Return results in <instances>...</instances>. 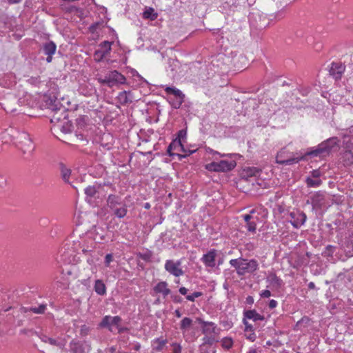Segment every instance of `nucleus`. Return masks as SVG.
I'll use <instances>...</instances> for the list:
<instances>
[{"label":"nucleus","mask_w":353,"mask_h":353,"mask_svg":"<svg viewBox=\"0 0 353 353\" xmlns=\"http://www.w3.org/2000/svg\"><path fill=\"white\" fill-rule=\"evenodd\" d=\"M305 183L308 188H318L322 184V181L320 179L308 176L305 179Z\"/></svg>","instance_id":"obj_31"},{"label":"nucleus","mask_w":353,"mask_h":353,"mask_svg":"<svg viewBox=\"0 0 353 353\" xmlns=\"http://www.w3.org/2000/svg\"><path fill=\"white\" fill-rule=\"evenodd\" d=\"M196 321L201 324L202 332L205 335H214L219 334L220 329L217 327L213 322L205 321L203 319L198 318Z\"/></svg>","instance_id":"obj_10"},{"label":"nucleus","mask_w":353,"mask_h":353,"mask_svg":"<svg viewBox=\"0 0 353 353\" xmlns=\"http://www.w3.org/2000/svg\"><path fill=\"white\" fill-rule=\"evenodd\" d=\"M46 309V305L44 304L40 305L37 307H22L21 311L23 312H32L35 314H43L45 312V310Z\"/></svg>","instance_id":"obj_30"},{"label":"nucleus","mask_w":353,"mask_h":353,"mask_svg":"<svg viewBox=\"0 0 353 353\" xmlns=\"http://www.w3.org/2000/svg\"><path fill=\"white\" fill-rule=\"evenodd\" d=\"M174 314H175V315H176V316L177 318L181 317L182 314H181V313L180 312V311L179 310H176L175 312H174Z\"/></svg>","instance_id":"obj_64"},{"label":"nucleus","mask_w":353,"mask_h":353,"mask_svg":"<svg viewBox=\"0 0 353 353\" xmlns=\"http://www.w3.org/2000/svg\"><path fill=\"white\" fill-rule=\"evenodd\" d=\"M268 281L274 288H279L282 285V280L275 274H270L268 277Z\"/></svg>","instance_id":"obj_28"},{"label":"nucleus","mask_w":353,"mask_h":353,"mask_svg":"<svg viewBox=\"0 0 353 353\" xmlns=\"http://www.w3.org/2000/svg\"><path fill=\"white\" fill-rule=\"evenodd\" d=\"M260 172L259 169L254 167L247 168L243 169L241 175L243 177H251L258 175Z\"/></svg>","instance_id":"obj_27"},{"label":"nucleus","mask_w":353,"mask_h":353,"mask_svg":"<svg viewBox=\"0 0 353 353\" xmlns=\"http://www.w3.org/2000/svg\"><path fill=\"white\" fill-rule=\"evenodd\" d=\"M90 349V345L86 341L81 342L72 340L70 343V351L72 353H87Z\"/></svg>","instance_id":"obj_13"},{"label":"nucleus","mask_w":353,"mask_h":353,"mask_svg":"<svg viewBox=\"0 0 353 353\" xmlns=\"http://www.w3.org/2000/svg\"><path fill=\"white\" fill-rule=\"evenodd\" d=\"M49 109H50L52 110H59V111H63V112L64 111V108H61V107L58 108L57 104L51 105L49 107Z\"/></svg>","instance_id":"obj_53"},{"label":"nucleus","mask_w":353,"mask_h":353,"mask_svg":"<svg viewBox=\"0 0 353 353\" xmlns=\"http://www.w3.org/2000/svg\"><path fill=\"white\" fill-rule=\"evenodd\" d=\"M133 95L131 92L123 91L119 94L118 101L122 105H126L133 101Z\"/></svg>","instance_id":"obj_21"},{"label":"nucleus","mask_w":353,"mask_h":353,"mask_svg":"<svg viewBox=\"0 0 353 353\" xmlns=\"http://www.w3.org/2000/svg\"><path fill=\"white\" fill-rule=\"evenodd\" d=\"M343 249L347 256H353V233L346 239Z\"/></svg>","instance_id":"obj_22"},{"label":"nucleus","mask_w":353,"mask_h":353,"mask_svg":"<svg viewBox=\"0 0 353 353\" xmlns=\"http://www.w3.org/2000/svg\"><path fill=\"white\" fill-rule=\"evenodd\" d=\"M311 204L314 210L320 209L325 203V194L322 192H315L310 198Z\"/></svg>","instance_id":"obj_15"},{"label":"nucleus","mask_w":353,"mask_h":353,"mask_svg":"<svg viewBox=\"0 0 353 353\" xmlns=\"http://www.w3.org/2000/svg\"><path fill=\"white\" fill-rule=\"evenodd\" d=\"M143 17L145 19H150L151 21L155 20L158 17V13L154 11V9L149 7L146 8L143 13Z\"/></svg>","instance_id":"obj_25"},{"label":"nucleus","mask_w":353,"mask_h":353,"mask_svg":"<svg viewBox=\"0 0 353 353\" xmlns=\"http://www.w3.org/2000/svg\"><path fill=\"white\" fill-rule=\"evenodd\" d=\"M187 132L185 130H181L178 132V137L176 139L174 140L168 148V152L171 156L173 154L171 152L172 150H176L178 152L183 151L185 152L183 149V145L182 141L186 137Z\"/></svg>","instance_id":"obj_9"},{"label":"nucleus","mask_w":353,"mask_h":353,"mask_svg":"<svg viewBox=\"0 0 353 353\" xmlns=\"http://www.w3.org/2000/svg\"><path fill=\"white\" fill-rule=\"evenodd\" d=\"M260 296L263 298H269L271 296V292L270 290H265L261 292Z\"/></svg>","instance_id":"obj_51"},{"label":"nucleus","mask_w":353,"mask_h":353,"mask_svg":"<svg viewBox=\"0 0 353 353\" xmlns=\"http://www.w3.org/2000/svg\"><path fill=\"white\" fill-rule=\"evenodd\" d=\"M276 305H277V302H276V301H275L274 299L271 300L269 303V307L272 309L276 307Z\"/></svg>","instance_id":"obj_55"},{"label":"nucleus","mask_w":353,"mask_h":353,"mask_svg":"<svg viewBox=\"0 0 353 353\" xmlns=\"http://www.w3.org/2000/svg\"><path fill=\"white\" fill-rule=\"evenodd\" d=\"M321 174V172L319 170H314L311 172V176L312 179H319Z\"/></svg>","instance_id":"obj_49"},{"label":"nucleus","mask_w":353,"mask_h":353,"mask_svg":"<svg viewBox=\"0 0 353 353\" xmlns=\"http://www.w3.org/2000/svg\"><path fill=\"white\" fill-rule=\"evenodd\" d=\"M221 345L223 348L229 350L232 347L233 341L230 337H225L221 341Z\"/></svg>","instance_id":"obj_40"},{"label":"nucleus","mask_w":353,"mask_h":353,"mask_svg":"<svg viewBox=\"0 0 353 353\" xmlns=\"http://www.w3.org/2000/svg\"><path fill=\"white\" fill-rule=\"evenodd\" d=\"M165 91L167 94H173L176 99H179L178 108L182 104L185 95L181 90L174 87H166Z\"/></svg>","instance_id":"obj_19"},{"label":"nucleus","mask_w":353,"mask_h":353,"mask_svg":"<svg viewBox=\"0 0 353 353\" xmlns=\"http://www.w3.org/2000/svg\"><path fill=\"white\" fill-rule=\"evenodd\" d=\"M345 70V66L341 63H332L330 69V74L338 80L341 78Z\"/></svg>","instance_id":"obj_16"},{"label":"nucleus","mask_w":353,"mask_h":353,"mask_svg":"<svg viewBox=\"0 0 353 353\" xmlns=\"http://www.w3.org/2000/svg\"><path fill=\"white\" fill-rule=\"evenodd\" d=\"M99 48L105 54H108L111 50V43L109 41H103L99 46Z\"/></svg>","instance_id":"obj_39"},{"label":"nucleus","mask_w":353,"mask_h":353,"mask_svg":"<svg viewBox=\"0 0 353 353\" xmlns=\"http://www.w3.org/2000/svg\"><path fill=\"white\" fill-rule=\"evenodd\" d=\"M28 81L32 85H37L40 82L39 77H32L28 79Z\"/></svg>","instance_id":"obj_46"},{"label":"nucleus","mask_w":353,"mask_h":353,"mask_svg":"<svg viewBox=\"0 0 353 353\" xmlns=\"http://www.w3.org/2000/svg\"><path fill=\"white\" fill-rule=\"evenodd\" d=\"M245 317L249 319H252L254 321H263L264 316L258 314L255 310H248L244 314Z\"/></svg>","instance_id":"obj_26"},{"label":"nucleus","mask_w":353,"mask_h":353,"mask_svg":"<svg viewBox=\"0 0 353 353\" xmlns=\"http://www.w3.org/2000/svg\"><path fill=\"white\" fill-rule=\"evenodd\" d=\"M94 288L96 293L99 295H104L106 293V287L101 280H97Z\"/></svg>","instance_id":"obj_29"},{"label":"nucleus","mask_w":353,"mask_h":353,"mask_svg":"<svg viewBox=\"0 0 353 353\" xmlns=\"http://www.w3.org/2000/svg\"><path fill=\"white\" fill-rule=\"evenodd\" d=\"M289 216L290 217V222L295 228H299L303 225L307 219L305 214L299 210L291 212Z\"/></svg>","instance_id":"obj_12"},{"label":"nucleus","mask_w":353,"mask_h":353,"mask_svg":"<svg viewBox=\"0 0 353 353\" xmlns=\"http://www.w3.org/2000/svg\"><path fill=\"white\" fill-rule=\"evenodd\" d=\"M8 185V178L6 175L0 173V189H4Z\"/></svg>","instance_id":"obj_42"},{"label":"nucleus","mask_w":353,"mask_h":353,"mask_svg":"<svg viewBox=\"0 0 353 353\" xmlns=\"http://www.w3.org/2000/svg\"><path fill=\"white\" fill-rule=\"evenodd\" d=\"M256 225L254 221L252 220L246 223V227L248 231L254 232L256 231Z\"/></svg>","instance_id":"obj_43"},{"label":"nucleus","mask_w":353,"mask_h":353,"mask_svg":"<svg viewBox=\"0 0 353 353\" xmlns=\"http://www.w3.org/2000/svg\"><path fill=\"white\" fill-rule=\"evenodd\" d=\"M92 250H93V247H92H92H90V248H88V247L87 248H83V249H82V252H83V253L86 254V253H88V252H92Z\"/></svg>","instance_id":"obj_58"},{"label":"nucleus","mask_w":353,"mask_h":353,"mask_svg":"<svg viewBox=\"0 0 353 353\" xmlns=\"http://www.w3.org/2000/svg\"><path fill=\"white\" fill-rule=\"evenodd\" d=\"M309 321H310V319L307 317H303L300 321H299L296 323V327H298L301 324H303V323H309Z\"/></svg>","instance_id":"obj_50"},{"label":"nucleus","mask_w":353,"mask_h":353,"mask_svg":"<svg viewBox=\"0 0 353 353\" xmlns=\"http://www.w3.org/2000/svg\"><path fill=\"white\" fill-rule=\"evenodd\" d=\"M57 282H59V281ZM59 283H61L62 286L65 288H68L69 285V281L68 279H64L63 281H59Z\"/></svg>","instance_id":"obj_56"},{"label":"nucleus","mask_w":353,"mask_h":353,"mask_svg":"<svg viewBox=\"0 0 353 353\" xmlns=\"http://www.w3.org/2000/svg\"><path fill=\"white\" fill-rule=\"evenodd\" d=\"M19 142V147L24 154V159H28L34 150V145L26 132H19L15 137Z\"/></svg>","instance_id":"obj_3"},{"label":"nucleus","mask_w":353,"mask_h":353,"mask_svg":"<svg viewBox=\"0 0 353 353\" xmlns=\"http://www.w3.org/2000/svg\"><path fill=\"white\" fill-rule=\"evenodd\" d=\"M202 295V293L201 292H194L191 295H188L186 296V299L188 300V301H194V299L196 298H198L199 296H201Z\"/></svg>","instance_id":"obj_45"},{"label":"nucleus","mask_w":353,"mask_h":353,"mask_svg":"<svg viewBox=\"0 0 353 353\" xmlns=\"http://www.w3.org/2000/svg\"><path fill=\"white\" fill-rule=\"evenodd\" d=\"M244 221L245 223L249 222L253 219V217L250 214H245L243 216Z\"/></svg>","instance_id":"obj_54"},{"label":"nucleus","mask_w":353,"mask_h":353,"mask_svg":"<svg viewBox=\"0 0 353 353\" xmlns=\"http://www.w3.org/2000/svg\"><path fill=\"white\" fill-rule=\"evenodd\" d=\"M112 260H113V256L112 254H106V256H105V266L108 267L110 265V263L112 261Z\"/></svg>","instance_id":"obj_47"},{"label":"nucleus","mask_w":353,"mask_h":353,"mask_svg":"<svg viewBox=\"0 0 353 353\" xmlns=\"http://www.w3.org/2000/svg\"><path fill=\"white\" fill-rule=\"evenodd\" d=\"M181 347L180 345H177L174 349L173 353H180L181 352Z\"/></svg>","instance_id":"obj_61"},{"label":"nucleus","mask_w":353,"mask_h":353,"mask_svg":"<svg viewBox=\"0 0 353 353\" xmlns=\"http://www.w3.org/2000/svg\"><path fill=\"white\" fill-rule=\"evenodd\" d=\"M107 54H105L100 48L97 50L94 54V59L96 61H101Z\"/></svg>","instance_id":"obj_41"},{"label":"nucleus","mask_w":353,"mask_h":353,"mask_svg":"<svg viewBox=\"0 0 353 353\" xmlns=\"http://www.w3.org/2000/svg\"><path fill=\"white\" fill-rule=\"evenodd\" d=\"M107 205L113 214L119 219L125 217L128 212L127 205L120 196L110 194L107 198Z\"/></svg>","instance_id":"obj_1"},{"label":"nucleus","mask_w":353,"mask_h":353,"mask_svg":"<svg viewBox=\"0 0 353 353\" xmlns=\"http://www.w3.org/2000/svg\"><path fill=\"white\" fill-rule=\"evenodd\" d=\"M63 123L60 125L61 130L64 133H70L72 131L73 126L68 121H63Z\"/></svg>","instance_id":"obj_37"},{"label":"nucleus","mask_w":353,"mask_h":353,"mask_svg":"<svg viewBox=\"0 0 353 353\" xmlns=\"http://www.w3.org/2000/svg\"><path fill=\"white\" fill-rule=\"evenodd\" d=\"M56 45L52 41L46 43L43 46V51L47 55H52L56 51Z\"/></svg>","instance_id":"obj_33"},{"label":"nucleus","mask_w":353,"mask_h":353,"mask_svg":"<svg viewBox=\"0 0 353 353\" xmlns=\"http://www.w3.org/2000/svg\"><path fill=\"white\" fill-rule=\"evenodd\" d=\"M236 166L234 161H221L219 162H212L206 165L209 171L213 172H227L232 170Z\"/></svg>","instance_id":"obj_7"},{"label":"nucleus","mask_w":353,"mask_h":353,"mask_svg":"<svg viewBox=\"0 0 353 353\" xmlns=\"http://www.w3.org/2000/svg\"><path fill=\"white\" fill-rule=\"evenodd\" d=\"M339 141L337 137H334L327 139L326 141L320 143L315 150L306 153V155L317 157L324 154H328L332 148L336 147Z\"/></svg>","instance_id":"obj_5"},{"label":"nucleus","mask_w":353,"mask_h":353,"mask_svg":"<svg viewBox=\"0 0 353 353\" xmlns=\"http://www.w3.org/2000/svg\"><path fill=\"white\" fill-rule=\"evenodd\" d=\"M115 330H117V331H118V332H119V333H121V332H123L125 329H124L123 327H121L120 326V324H119V326H118V327H117L115 328Z\"/></svg>","instance_id":"obj_63"},{"label":"nucleus","mask_w":353,"mask_h":353,"mask_svg":"<svg viewBox=\"0 0 353 353\" xmlns=\"http://www.w3.org/2000/svg\"><path fill=\"white\" fill-rule=\"evenodd\" d=\"M334 248L333 246H332V245H327V246L326 247V250H327V252H329V253H328V254H329V255H331V254H332V252H333V249H334Z\"/></svg>","instance_id":"obj_60"},{"label":"nucleus","mask_w":353,"mask_h":353,"mask_svg":"<svg viewBox=\"0 0 353 353\" xmlns=\"http://www.w3.org/2000/svg\"><path fill=\"white\" fill-rule=\"evenodd\" d=\"M192 323V320L190 318H183L180 323V329L182 330L183 334L190 329Z\"/></svg>","instance_id":"obj_32"},{"label":"nucleus","mask_w":353,"mask_h":353,"mask_svg":"<svg viewBox=\"0 0 353 353\" xmlns=\"http://www.w3.org/2000/svg\"><path fill=\"white\" fill-rule=\"evenodd\" d=\"M154 290L157 293H161L164 297L170 293V289L168 288V284L165 281L159 282Z\"/></svg>","instance_id":"obj_23"},{"label":"nucleus","mask_w":353,"mask_h":353,"mask_svg":"<svg viewBox=\"0 0 353 353\" xmlns=\"http://www.w3.org/2000/svg\"><path fill=\"white\" fill-rule=\"evenodd\" d=\"M188 290L185 287H181L179 288V292L185 295L187 294Z\"/></svg>","instance_id":"obj_59"},{"label":"nucleus","mask_w":353,"mask_h":353,"mask_svg":"<svg viewBox=\"0 0 353 353\" xmlns=\"http://www.w3.org/2000/svg\"><path fill=\"white\" fill-rule=\"evenodd\" d=\"M61 176L65 183H69V179L71 175V170L67 168L63 163L59 164Z\"/></svg>","instance_id":"obj_24"},{"label":"nucleus","mask_w":353,"mask_h":353,"mask_svg":"<svg viewBox=\"0 0 353 353\" xmlns=\"http://www.w3.org/2000/svg\"><path fill=\"white\" fill-rule=\"evenodd\" d=\"M41 340H42V341L45 342V343H48L52 345L58 346L60 348H63L65 346V343L57 342L55 339H54L52 338L43 336L41 339Z\"/></svg>","instance_id":"obj_36"},{"label":"nucleus","mask_w":353,"mask_h":353,"mask_svg":"<svg viewBox=\"0 0 353 353\" xmlns=\"http://www.w3.org/2000/svg\"><path fill=\"white\" fill-rule=\"evenodd\" d=\"M21 103H22L21 99H17L14 94H8L5 98L1 105L7 112L13 113L20 107Z\"/></svg>","instance_id":"obj_8"},{"label":"nucleus","mask_w":353,"mask_h":353,"mask_svg":"<svg viewBox=\"0 0 353 353\" xmlns=\"http://www.w3.org/2000/svg\"><path fill=\"white\" fill-rule=\"evenodd\" d=\"M121 321V319L118 316H105L100 323V326L102 327H108V330L112 332L115 330V328L119 326Z\"/></svg>","instance_id":"obj_11"},{"label":"nucleus","mask_w":353,"mask_h":353,"mask_svg":"<svg viewBox=\"0 0 353 353\" xmlns=\"http://www.w3.org/2000/svg\"><path fill=\"white\" fill-rule=\"evenodd\" d=\"M244 325H245V331L252 330V325H249L245 320H243Z\"/></svg>","instance_id":"obj_57"},{"label":"nucleus","mask_w":353,"mask_h":353,"mask_svg":"<svg viewBox=\"0 0 353 353\" xmlns=\"http://www.w3.org/2000/svg\"><path fill=\"white\" fill-rule=\"evenodd\" d=\"M88 332H89V327L87 325H83L81 326V330H80L81 335L85 336L88 334Z\"/></svg>","instance_id":"obj_48"},{"label":"nucleus","mask_w":353,"mask_h":353,"mask_svg":"<svg viewBox=\"0 0 353 353\" xmlns=\"http://www.w3.org/2000/svg\"><path fill=\"white\" fill-rule=\"evenodd\" d=\"M181 261L174 262L172 260H168L165 264V269L171 274L175 276H180L183 274V271L180 268Z\"/></svg>","instance_id":"obj_14"},{"label":"nucleus","mask_w":353,"mask_h":353,"mask_svg":"<svg viewBox=\"0 0 353 353\" xmlns=\"http://www.w3.org/2000/svg\"><path fill=\"white\" fill-rule=\"evenodd\" d=\"M99 188V185H89L85 189L86 199L88 202H91L92 199L98 197L97 194Z\"/></svg>","instance_id":"obj_20"},{"label":"nucleus","mask_w":353,"mask_h":353,"mask_svg":"<svg viewBox=\"0 0 353 353\" xmlns=\"http://www.w3.org/2000/svg\"><path fill=\"white\" fill-rule=\"evenodd\" d=\"M97 79L101 84L110 88L117 84H125L126 81L125 77L117 70L110 71L103 78L99 77Z\"/></svg>","instance_id":"obj_4"},{"label":"nucleus","mask_w":353,"mask_h":353,"mask_svg":"<svg viewBox=\"0 0 353 353\" xmlns=\"http://www.w3.org/2000/svg\"><path fill=\"white\" fill-rule=\"evenodd\" d=\"M139 257L145 261H150L152 257V253L150 252H146L145 253H139Z\"/></svg>","instance_id":"obj_44"},{"label":"nucleus","mask_w":353,"mask_h":353,"mask_svg":"<svg viewBox=\"0 0 353 353\" xmlns=\"http://www.w3.org/2000/svg\"><path fill=\"white\" fill-rule=\"evenodd\" d=\"M216 250H212L203 256L201 261L203 262L205 266L213 268L216 265Z\"/></svg>","instance_id":"obj_17"},{"label":"nucleus","mask_w":353,"mask_h":353,"mask_svg":"<svg viewBox=\"0 0 353 353\" xmlns=\"http://www.w3.org/2000/svg\"><path fill=\"white\" fill-rule=\"evenodd\" d=\"M230 263L232 266L235 268L239 275H244L246 273H253L259 268V263L254 259L247 260L239 258L230 260Z\"/></svg>","instance_id":"obj_2"},{"label":"nucleus","mask_w":353,"mask_h":353,"mask_svg":"<svg viewBox=\"0 0 353 353\" xmlns=\"http://www.w3.org/2000/svg\"><path fill=\"white\" fill-rule=\"evenodd\" d=\"M167 343V341L161 339H157L153 341L152 347L156 351H161Z\"/></svg>","instance_id":"obj_34"},{"label":"nucleus","mask_w":353,"mask_h":353,"mask_svg":"<svg viewBox=\"0 0 353 353\" xmlns=\"http://www.w3.org/2000/svg\"><path fill=\"white\" fill-rule=\"evenodd\" d=\"M203 350V353H216V350L213 347H205V349L202 348Z\"/></svg>","instance_id":"obj_52"},{"label":"nucleus","mask_w":353,"mask_h":353,"mask_svg":"<svg viewBox=\"0 0 353 353\" xmlns=\"http://www.w3.org/2000/svg\"><path fill=\"white\" fill-rule=\"evenodd\" d=\"M203 343L201 345V348H205L206 345H212L213 343L217 341V340L215 339L214 335H205L203 338Z\"/></svg>","instance_id":"obj_35"},{"label":"nucleus","mask_w":353,"mask_h":353,"mask_svg":"<svg viewBox=\"0 0 353 353\" xmlns=\"http://www.w3.org/2000/svg\"><path fill=\"white\" fill-rule=\"evenodd\" d=\"M344 152L341 159L345 165L353 164V137H347L343 141Z\"/></svg>","instance_id":"obj_6"},{"label":"nucleus","mask_w":353,"mask_h":353,"mask_svg":"<svg viewBox=\"0 0 353 353\" xmlns=\"http://www.w3.org/2000/svg\"><path fill=\"white\" fill-rule=\"evenodd\" d=\"M60 120V117H57L56 115H53L52 119H51V122H55V121H59Z\"/></svg>","instance_id":"obj_62"},{"label":"nucleus","mask_w":353,"mask_h":353,"mask_svg":"<svg viewBox=\"0 0 353 353\" xmlns=\"http://www.w3.org/2000/svg\"><path fill=\"white\" fill-rule=\"evenodd\" d=\"M282 154H283L282 152H280L279 153H278V154L276 156V163L279 164H281V165H292L294 163H297L301 160H303L305 158L304 156H301V157L290 158L288 159H283Z\"/></svg>","instance_id":"obj_18"},{"label":"nucleus","mask_w":353,"mask_h":353,"mask_svg":"<svg viewBox=\"0 0 353 353\" xmlns=\"http://www.w3.org/2000/svg\"><path fill=\"white\" fill-rule=\"evenodd\" d=\"M13 132L12 130H6L2 134V141L3 143H8L12 140L14 137L11 134V132Z\"/></svg>","instance_id":"obj_38"}]
</instances>
